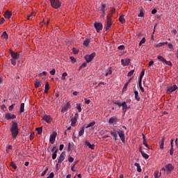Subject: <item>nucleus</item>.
Segmentation results:
<instances>
[{
	"instance_id": "obj_60",
	"label": "nucleus",
	"mask_w": 178,
	"mask_h": 178,
	"mask_svg": "<svg viewBox=\"0 0 178 178\" xmlns=\"http://www.w3.org/2000/svg\"><path fill=\"white\" fill-rule=\"evenodd\" d=\"M55 176V174H54V172H51L49 174V176H48L47 178H54Z\"/></svg>"
},
{
	"instance_id": "obj_43",
	"label": "nucleus",
	"mask_w": 178,
	"mask_h": 178,
	"mask_svg": "<svg viewBox=\"0 0 178 178\" xmlns=\"http://www.w3.org/2000/svg\"><path fill=\"white\" fill-rule=\"evenodd\" d=\"M83 134H84V128L83 127H82L79 132V137H81V136H83Z\"/></svg>"
},
{
	"instance_id": "obj_18",
	"label": "nucleus",
	"mask_w": 178,
	"mask_h": 178,
	"mask_svg": "<svg viewBox=\"0 0 178 178\" xmlns=\"http://www.w3.org/2000/svg\"><path fill=\"white\" fill-rule=\"evenodd\" d=\"M43 120L47 122V123H51L52 122V118H51V115H44L43 116Z\"/></svg>"
},
{
	"instance_id": "obj_4",
	"label": "nucleus",
	"mask_w": 178,
	"mask_h": 178,
	"mask_svg": "<svg viewBox=\"0 0 178 178\" xmlns=\"http://www.w3.org/2000/svg\"><path fill=\"white\" fill-rule=\"evenodd\" d=\"M51 6H52L54 9H59L62 4L59 0H50Z\"/></svg>"
},
{
	"instance_id": "obj_22",
	"label": "nucleus",
	"mask_w": 178,
	"mask_h": 178,
	"mask_svg": "<svg viewBox=\"0 0 178 178\" xmlns=\"http://www.w3.org/2000/svg\"><path fill=\"white\" fill-rule=\"evenodd\" d=\"M100 10L101 12H106V4H104V3H102L100 5Z\"/></svg>"
},
{
	"instance_id": "obj_11",
	"label": "nucleus",
	"mask_w": 178,
	"mask_h": 178,
	"mask_svg": "<svg viewBox=\"0 0 178 178\" xmlns=\"http://www.w3.org/2000/svg\"><path fill=\"white\" fill-rule=\"evenodd\" d=\"M69 109H70V103L67 102L63 106L61 112L63 113H66Z\"/></svg>"
},
{
	"instance_id": "obj_56",
	"label": "nucleus",
	"mask_w": 178,
	"mask_h": 178,
	"mask_svg": "<svg viewBox=\"0 0 178 178\" xmlns=\"http://www.w3.org/2000/svg\"><path fill=\"white\" fill-rule=\"evenodd\" d=\"M47 172H48V168H47L45 169V170H44V171L42 172L41 176H42V177H44V175H47Z\"/></svg>"
},
{
	"instance_id": "obj_33",
	"label": "nucleus",
	"mask_w": 178,
	"mask_h": 178,
	"mask_svg": "<svg viewBox=\"0 0 178 178\" xmlns=\"http://www.w3.org/2000/svg\"><path fill=\"white\" fill-rule=\"evenodd\" d=\"M58 151H59V150H58V149H56L54 151V152H53V154H52V159H54V160L56 159Z\"/></svg>"
},
{
	"instance_id": "obj_50",
	"label": "nucleus",
	"mask_w": 178,
	"mask_h": 178,
	"mask_svg": "<svg viewBox=\"0 0 178 178\" xmlns=\"http://www.w3.org/2000/svg\"><path fill=\"white\" fill-rule=\"evenodd\" d=\"M10 166H11V168H13V169H17V165H16V164H15L13 161L11 162Z\"/></svg>"
},
{
	"instance_id": "obj_64",
	"label": "nucleus",
	"mask_w": 178,
	"mask_h": 178,
	"mask_svg": "<svg viewBox=\"0 0 178 178\" xmlns=\"http://www.w3.org/2000/svg\"><path fill=\"white\" fill-rule=\"evenodd\" d=\"M50 74L51 76H54L55 74V69H52V70L50 71Z\"/></svg>"
},
{
	"instance_id": "obj_38",
	"label": "nucleus",
	"mask_w": 178,
	"mask_h": 178,
	"mask_svg": "<svg viewBox=\"0 0 178 178\" xmlns=\"http://www.w3.org/2000/svg\"><path fill=\"white\" fill-rule=\"evenodd\" d=\"M154 175V178L161 177V172L159 173V171H155Z\"/></svg>"
},
{
	"instance_id": "obj_52",
	"label": "nucleus",
	"mask_w": 178,
	"mask_h": 178,
	"mask_svg": "<svg viewBox=\"0 0 178 178\" xmlns=\"http://www.w3.org/2000/svg\"><path fill=\"white\" fill-rule=\"evenodd\" d=\"M16 104H12L11 106H10L9 107H8V111H10V112H12V111H13V108H15V106Z\"/></svg>"
},
{
	"instance_id": "obj_2",
	"label": "nucleus",
	"mask_w": 178,
	"mask_h": 178,
	"mask_svg": "<svg viewBox=\"0 0 178 178\" xmlns=\"http://www.w3.org/2000/svg\"><path fill=\"white\" fill-rule=\"evenodd\" d=\"M10 55L11 56V64L13 66H16V60H17V59H20V54L17 52H15L13 51V50H10Z\"/></svg>"
},
{
	"instance_id": "obj_48",
	"label": "nucleus",
	"mask_w": 178,
	"mask_h": 178,
	"mask_svg": "<svg viewBox=\"0 0 178 178\" xmlns=\"http://www.w3.org/2000/svg\"><path fill=\"white\" fill-rule=\"evenodd\" d=\"M67 76V72H63L61 76V80H65Z\"/></svg>"
},
{
	"instance_id": "obj_37",
	"label": "nucleus",
	"mask_w": 178,
	"mask_h": 178,
	"mask_svg": "<svg viewBox=\"0 0 178 178\" xmlns=\"http://www.w3.org/2000/svg\"><path fill=\"white\" fill-rule=\"evenodd\" d=\"M35 130L38 131V134H42V127H38Z\"/></svg>"
},
{
	"instance_id": "obj_58",
	"label": "nucleus",
	"mask_w": 178,
	"mask_h": 178,
	"mask_svg": "<svg viewBox=\"0 0 178 178\" xmlns=\"http://www.w3.org/2000/svg\"><path fill=\"white\" fill-rule=\"evenodd\" d=\"M127 86H129V83H126L124 86L123 87L122 91H126L127 90Z\"/></svg>"
},
{
	"instance_id": "obj_24",
	"label": "nucleus",
	"mask_w": 178,
	"mask_h": 178,
	"mask_svg": "<svg viewBox=\"0 0 178 178\" xmlns=\"http://www.w3.org/2000/svg\"><path fill=\"white\" fill-rule=\"evenodd\" d=\"M119 22H120L122 24H124V23H126V19H124V15H122L120 16Z\"/></svg>"
},
{
	"instance_id": "obj_55",
	"label": "nucleus",
	"mask_w": 178,
	"mask_h": 178,
	"mask_svg": "<svg viewBox=\"0 0 178 178\" xmlns=\"http://www.w3.org/2000/svg\"><path fill=\"white\" fill-rule=\"evenodd\" d=\"M42 76H47V72L44 71L42 73L39 74V77H42Z\"/></svg>"
},
{
	"instance_id": "obj_20",
	"label": "nucleus",
	"mask_w": 178,
	"mask_h": 178,
	"mask_svg": "<svg viewBox=\"0 0 178 178\" xmlns=\"http://www.w3.org/2000/svg\"><path fill=\"white\" fill-rule=\"evenodd\" d=\"M34 84H35V88H38V87H42V82L38 81V80H35L34 81Z\"/></svg>"
},
{
	"instance_id": "obj_35",
	"label": "nucleus",
	"mask_w": 178,
	"mask_h": 178,
	"mask_svg": "<svg viewBox=\"0 0 178 178\" xmlns=\"http://www.w3.org/2000/svg\"><path fill=\"white\" fill-rule=\"evenodd\" d=\"M112 14H109L107 16V20L106 22H108V23H112Z\"/></svg>"
},
{
	"instance_id": "obj_45",
	"label": "nucleus",
	"mask_w": 178,
	"mask_h": 178,
	"mask_svg": "<svg viewBox=\"0 0 178 178\" xmlns=\"http://www.w3.org/2000/svg\"><path fill=\"white\" fill-rule=\"evenodd\" d=\"M9 149H13V146L8 145L6 147V152H7V154H9Z\"/></svg>"
},
{
	"instance_id": "obj_27",
	"label": "nucleus",
	"mask_w": 178,
	"mask_h": 178,
	"mask_svg": "<svg viewBox=\"0 0 178 178\" xmlns=\"http://www.w3.org/2000/svg\"><path fill=\"white\" fill-rule=\"evenodd\" d=\"M111 27H112V22H106V24H105L106 30V31L109 30V29H111Z\"/></svg>"
},
{
	"instance_id": "obj_44",
	"label": "nucleus",
	"mask_w": 178,
	"mask_h": 178,
	"mask_svg": "<svg viewBox=\"0 0 178 178\" xmlns=\"http://www.w3.org/2000/svg\"><path fill=\"white\" fill-rule=\"evenodd\" d=\"M24 112V103H22L20 105V113Z\"/></svg>"
},
{
	"instance_id": "obj_51",
	"label": "nucleus",
	"mask_w": 178,
	"mask_h": 178,
	"mask_svg": "<svg viewBox=\"0 0 178 178\" xmlns=\"http://www.w3.org/2000/svg\"><path fill=\"white\" fill-rule=\"evenodd\" d=\"M143 145H145V147H146L147 148H148V149H151V146L148 145L147 144V140H143Z\"/></svg>"
},
{
	"instance_id": "obj_8",
	"label": "nucleus",
	"mask_w": 178,
	"mask_h": 178,
	"mask_svg": "<svg viewBox=\"0 0 178 178\" xmlns=\"http://www.w3.org/2000/svg\"><path fill=\"white\" fill-rule=\"evenodd\" d=\"M5 119L6 120H13V119H16V115L12 114V113H6L5 115Z\"/></svg>"
},
{
	"instance_id": "obj_16",
	"label": "nucleus",
	"mask_w": 178,
	"mask_h": 178,
	"mask_svg": "<svg viewBox=\"0 0 178 178\" xmlns=\"http://www.w3.org/2000/svg\"><path fill=\"white\" fill-rule=\"evenodd\" d=\"M56 139V132H53L52 134L50 135L49 142L51 144H54L55 143V140Z\"/></svg>"
},
{
	"instance_id": "obj_1",
	"label": "nucleus",
	"mask_w": 178,
	"mask_h": 178,
	"mask_svg": "<svg viewBox=\"0 0 178 178\" xmlns=\"http://www.w3.org/2000/svg\"><path fill=\"white\" fill-rule=\"evenodd\" d=\"M10 131L11 133V136L13 138H16L17 136H19V125L17 124V122L13 121L12 124L10 127Z\"/></svg>"
},
{
	"instance_id": "obj_30",
	"label": "nucleus",
	"mask_w": 178,
	"mask_h": 178,
	"mask_svg": "<svg viewBox=\"0 0 178 178\" xmlns=\"http://www.w3.org/2000/svg\"><path fill=\"white\" fill-rule=\"evenodd\" d=\"M90 42H91V39H86L83 41V45L85 47H88V45H90Z\"/></svg>"
},
{
	"instance_id": "obj_59",
	"label": "nucleus",
	"mask_w": 178,
	"mask_h": 178,
	"mask_svg": "<svg viewBox=\"0 0 178 178\" xmlns=\"http://www.w3.org/2000/svg\"><path fill=\"white\" fill-rule=\"evenodd\" d=\"M72 51L74 52V55H77V54H79V50L76 49V48H73Z\"/></svg>"
},
{
	"instance_id": "obj_10",
	"label": "nucleus",
	"mask_w": 178,
	"mask_h": 178,
	"mask_svg": "<svg viewBox=\"0 0 178 178\" xmlns=\"http://www.w3.org/2000/svg\"><path fill=\"white\" fill-rule=\"evenodd\" d=\"M178 87L177 85H173L172 86H169L167 90V94H172L174 91L177 90Z\"/></svg>"
},
{
	"instance_id": "obj_6",
	"label": "nucleus",
	"mask_w": 178,
	"mask_h": 178,
	"mask_svg": "<svg viewBox=\"0 0 178 178\" xmlns=\"http://www.w3.org/2000/svg\"><path fill=\"white\" fill-rule=\"evenodd\" d=\"M157 59L160 62H162L165 65H167V66H172V62L166 60V59H165L164 57L162 56H158Z\"/></svg>"
},
{
	"instance_id": "obj_49",
	"label": "nucleus",
	"mask_w": 178,
	"mask_h": 178,
	"mask_svg": "<svg viewBox=\"0 0 178 178\" xmlns=\"http://www.w3.org/2000/svg\"><path fill=\"white\" fill-rule=\"evenodd\" d=\"M133 74H134V70H132L129 72H128L127 76L128 77H131Z\"/></svg>"
},
{
	"instance_id": "obj_34",
	"label": "nucleus",
	"mask_w": 178,
	"mask_h": 178,
	"mask_svg": "<svg viewBox=\"0 0 178 178\" xmlns=\"http://www.w3.org/2000/svg\"><path fill=\"white\" fill-rule=\"evenodd\" d=\"M142 81H138L139 88H140L141 92H144L145 90H144V88L143 87V85H142Z\"/></svg>"
},
{
	"instance_id": "obj_23",
	"label": "nucleus",
	"mask_w": 178,
	"mask_h": 178,
	"mask_svg": "<svg viewBox=\"0 0 178 178\" xmlns=\"http://www.w3.org/2000/svg\"><path fill=\"white\" fill-rule=\"evenodd\" d=\"M71 126H76V123L77 122V116L75 115L71 119Z\"/></svg>"
},
{
	"instance_id": "obj_47",
	"label": "nucleus",
	"mask_w": 178,
	"mask_h": 178,
	"mask_svg": "<svg viewBox=\"0 0 178 178\" xmlns=\"http://www.w3.org/2000/svg\"><path fill=\"white\" fill-rule=\"evenodd\" d=\"M168 44V42H160V43H159V44L156 45V47H157V48H159V47H163V45H165V44Z\"/></svg>"
},
{
	"instance_id": "obj_28",
	"label": "nucleus",
	"mask_w": 178,
	"mask_h": 178,
	"mask_svg": "<svg viewBox=\"0 0 178 178\" xmlns=\"http://www.w3.org/2000/svg\"><path fill=\"white\" fill-rule=\"evenodd\" d=\"M49 90V83L48 82H46L45 86H44V92H45V94H48Z\"/></svg>"
},
{
	"instance_id": "obj_63",
	"label": "nucleus",
	"mask_w": 178,
	"mask_h": 178,
	"mask_svg": "<svg viewBox=\"0 0 178 178\" xmlns=\"http://www.w3.org/2000/svg\"><path fill=\"white\" fill-rule=\"evenodd\" d=\"M114 104L115 105H118V106H119V108H120V106H122V103L121 102H115Z\"/></svg>"
},
{
	"instance_id": "obj_36",
	"label": "nucleus",
	"mask_w": 178,
	"mask_h": 178,
	"mask_svg": "<svg viewBox=\"0 0 178 178\" xmlns=\"http://www.w3.org/2000/svg\"><path fill=\"white\" fill-rule=\"evenodd\" d=\"M134 94H135V99H136V101H140V96H138V91L135 90Z\"/></svg>"
},
{
	"instance_id": "obj_42",
	"label": "nucleus",
	"mask_w": 178,
	"mask_h": 178,
	"mask_svg": "<svg viewBox=\"0 0 178 178\" xmlns=\"http://www.w3.org/2000/svg\"><path fill=\"white\" fill-rule=\"evenodd\" d=\"M141 155L143 158H145V159H148V158H149V156L144 152H142Z\"/></svg>"
},
{
	"instance_id": "obj_21",
	"label": "nucleus",
	"mask_w": 178,
	"mask_h": 178,
	"mask_svg": "<svg viewBox=\"0 0 178 178\" xmlns=\"http://www.w3.org/2000/svg\"><path fill=\"white\" fill-rule=\"evenodd\" d=\"M85 145L88 147V148H90V149H95V145H91V143H90L88 142V140H86L85 142Z\"/></svg>"
},
{
	"instance_id": "obj_29",
	"label": "nucleus",
	"mask_w": 178,
	"mask_h": 178,
	"mask_svg": "<svg viewBox=\"0 0 178 178\" xmlns=\"http://www.w3.org/2000/svg\"><path fill=\"white\" fill-rule=\"evenodd\" d=\"M165 144V137H163L161 138V140L160 142V149H163V145Z\"/></svg>"
},
{
	"instance_id": "obj_13",
	"label": "nucleus",
	"mask_w": 178,
	"mask_h": 178,
	"mask_svg": "<svg viewBox=\"0 0 178 178\" xmlns=\"http://www.w3.org/2000/svg\"><path fill=\"white\" fill-rule=\"evenodd\" d=\"M118 136L122 143H126V136H124V132L123 131H118Z\"/></svg>"
},
{
	"instance_id": "obj_57",
	"label": "nucleus",
	"mask_w": 178,
	"mask_h": 178,
	"mask_svg": "<svg viewBox=\"0 0 178 178\" xmlns=\"http://www.w3.org/2000/svg\"><path fill=\"white\" fill-rule=\"evenodd\" d=\"M73 161H74V158H73L72 156H69L68 162H70V163H72V162H73Z\"/></svg>"
},
{
	"instance_id": "obj_32",
	"label": "nucleus",
	"mask_w": 178,
	"mask_h": 178,
	"mask_svg": "<svg viewBox=\"0 0 178 178\" xmlns=\"http://www.w3.org/2000/svg\"><path fill=\"white\" fill-rule=\"evenodd\" d=\"M1 38H4V40H8V38H9V35H8L6 31L3 32L1 35Z\"/></svg>"
},
{
	"instance_id": "obj_41",
	"label": "nucleus",
	"mask_w": 178,
	"mask_h": 178,
	"mask_svg": "<svg viewBox=\"0 0 178 178\" xmlns=\"http://www.w3.org/2000/svg\"><path fill=\"white\" fill-rule=\"evenodd\" d=\"M95 124V122L92 121V122H90L88 126L86 127V129H88L90 127H92Z\"/></svg>"
},
{
	"instance_id": "obj_12",
	"label": "nucleus",
	"mask_w": 178,
	"mask_h": 178,
	"mask_svg": "<svg viewBox=\"0 0 178 178\" xmlns=\"http://www.w3.org/2000/svg\"><path fill=\"white\" fill-rule=\"evenodd\" d=\"M65 158H66V153L65 152H63L58 159V163H62V162L65 161Z\"/></svg>"
},
{
	"instance_id": "obj_3",
	"label": "nucleus",
	"mask_w": 178,
	"mask_h": 178,
	"mask_svg": "<svg viewBox=\"0 0 178 178\" xmlns=\"http://www.w3.org/2000/svg\"><path fill=\"white\" fill-rule=\"evenodd\" d=\"M173 169H175V167H173V165L169 163L165 165V167H163L161 170H163L165 172V173H166V175H169V173H170Z\"/></svg>"
},
{
	"instance_id": "obj_40",
	"label": "nucleus",
	"mask_w": 178,
	"mask_h": 178,
	"mask_svg": "<svg viewBox=\"0 0 178 178\" xmlns=\"http://www.w3.org/2000/svg\"><path fill=\"white\" fill-rule=\"evenodd\" d=\"M108 74H112V67H109L106 72V76H108Z\"/></svg>"
},
{
	"instance_id": "obj_31",
	"label": "nucleus",
	"mask_w": 178,
	"mask_h": 178,
	"mask_svg": "<svg viewBox=\"0 0 178 178\" xmlns=\"http://www.w3.org/2000/svg\"><path fill=\"white\" fill-rule=\"evenodd\" d=\"M144 74H145V70L143 69L140 75L139 81H143V77H144Z\"/></svg>"
},
{
	"instance_id": "obj_61",
	"label": "nucleus",
	"mask_w": 178,
	"mask_h": 178,
	"mask_svg": "<svg viewBox=\"0 0 178 178\" xmlns=\"http://www.w3.org/2000/svg\"><path fill=\"white\" fill-rule=\"evenodd\" d=\"M124 48H125L124 45H120L118 47V49H120V51H123Z\"/></svg>"
},
{
	"instance_id": "obj_15",
	"label": "nucleus",
	"mask_w": 178,
	"mask_h": 178,
	"mask_svg": "<svg viewBox=\"0 0 178 178\" xmlns=\"http://www.w3.org/2000/svg\"><path fill=\"white\" fill-rule=\"evenodd\" d=\"M122 112L124 115L126 113V112H127V109L130 108V106H127V104L126 103V102H124L122 103Z\"/></svg>"
},
{
	"instance_id": "obj_54",
	"label": "nucleus",
	"mask_w": 178,
	"mask_h": 178,
	"mask_svg": "<svg viewBox=\"0 0 178 178\" xmlns=\"http://www.w3.org/2000/svg\"><path fill=\"white\" fill-rule=\"evenodd\" d=\"M173 152H175V149H173V145H172L170 149V155H173Z\"/></svg>"
},
{
	"instance_id": "obj_25",
	"label": "nucleus",
	"mask_w": 178,
	"mask_h": 178,
	"mask_svg": "<svg viewBox=\"0 0 178 178\" xmlns=\"http://www.w3.org/2000/svg\"><path fill=\"white\" fill-rule=\"evenodd\" d=\"M4 17L6 19H10V17H12V13H10V11L7 10L5 13Z\"/></svg>"
},
{
	"instance_id": "obj_53",
	"label": "nucleus",
	"mask_w": 178,
	"mask_h": 178,
	"mask_svg": "<svg viewBox=\"0 0 178 178\" xmlns=\"http://www.w3.org/2000/svg\"><path fill=\"white\" fill-rule=\"evenodd\" d=\"M70 58L71 59L72 63H76V62H77L76 58L74 57H73V56L70 57Z\"/></svg>"
},
{
	"instance_id": "obj_17",
	"label": "nucleus",
	"mask_w": 178,
	"mask_h": 178,
	"mask_svg": "<svg viewBox=\"0 0 178 178\" xmlns=\"http://www.w3.org/2000/svg\"><path fill=\"white\" fill-rule=\"evenodd\" d=\"M110 133L111 136H112V137H113L114 140L116 141V140H118V134L119 133V131L113 130L111 131Z\"/></svg>"
},
{
	"instance_id": "obj_7",
	"label": "nucleus",
	"mask_w": 178,
	"mask_h": 178,
	"mask_svg": "<svg viewBox=\"0 0 178 178\" xmlns=\"http://www.w3.org/2000/svg\"><path fill=\"white\" fill-rule=\"evenodd\" d=\"M95 52L92 53L90 55H86L85 56V60H86L87 63H90L95 58L96 56Z\"/></svg>"
},
{
	"instance_id": "obj_19",
	"label": "nucleus",
	"mask_w": 178,
	"mask_h": 178,
	"mask_svg": "<svg viewBox=\"0 0 178 178\" xmlns=\"http://www.w3.org/2000/svg\"><path fill=\"white\" fill-rule=\"evenodd\" d=\"M116 122H118V117L116 116L111 117L108 120L110 124H113V123H116Z\"/></svg>"
},
{
	"instance_id": "obj_62",
	"label": "nucleus",
	"mask_w": 178,
	"mask_h": 178,
	"mask_svg": "<svg viewBox=\"0 0 178 178\" xmlns=\"http://www.w3.org/2000/svg\"><path fill=\"white\" fill-rule=\"evenodd\" d=\"M87 67V63H83V64L80 66L79 69H83V67Z\"/></svg>"
},
{
	"instance_id": "obj_14",
	"label": "nucleus",
	"mask_w": 178,
	"mask_h": 178,
	"mask_svg": "<svg viewBox=\"0 0 178 178\" xmlns=\"http://www.w3.org/2000/svg\"><path fill=\"white\" fill-rule=\"evenodd\" d=\"M130 62H131V60L129 58L121 60V64L122 65V66H129Z\"/></svg>"
},
{
	"instance_id": "obj_5",
	"label": "nucleus",
	"mask_w": 178,
	"mask_h": 178,
	"mask_svg": "<svg viewBox=\"0 0 178 178\" xmlns=\"http://www.w3.org/2000/svg\"><path fill=\"white\" fill-rule=\"evenodd\" d=\"M157 59L160 62H162L165 65H167V66H172V62L166 60V59H165L164 57L162 56H158Z\"/></svg>"
},
{
	"instance_id": "obj_39",
	"label": "nucleus",
	"mask_w": 178,
	"mask_h": 178,
	"mask_svg": "<svg viewBox=\"0 0 178 178\" xmlns=\"http://www.w3.org/2000/svg\"><path fill=\"white\" fill-rule=\"evenodd\" d=\"M138 17H144V9H141L140 13L138 15Z\"/></svg>"
},
{
	"instance_id": "obj_9",
	"label": "nucleus",
	"mask_w": 178,
	"mask_h": 178,
	"mask_svg": "<svg viewBox=\"0 0 178 178\" xmlns=\"http://www.w3.org/2000/svg\"><path fill=\"white\" fill-rule=\"evenodd\" d=\"M95 26V29L97 31V33H99L101 31V30H102V23L101 22H95L94 24Z\"/></svg>"
},
{
	"instance_id": "obj_46",
	"label": "nucleus",
	"mask_w": 178,
	"mask_h": 178,
	"mask_svg": "<svg viewBox=\"0 0 178 178\" xmlns=\"http://www.w3.org/2000/svg\"><path fill=\"white\" fill-rule=\"evenodd\" d=\"M145 38H143L142 40L139 42V47H141L142 44H145Z\"/></svg>"
},
{
	"instance_id": "obj_26",
	"label": "nucleus",
	"mask_w": 178,
	"mask_h": 178,
	"mask_svg": "<svg viewBox=\"0 0 178 178\" xmlns=\"http://www.w3.org/2000/svg\"><path fill=\"white\" fill-rule=\"evenodd\" d=\"M134 166L137 168V172H138V173H141L142 170H141V166L140 165V163H135Z\"/></svg>"
}]
</instances>
